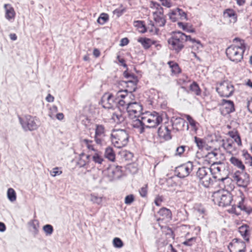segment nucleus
<instances>
[{"mask_svg":"<svg viewBox=\"0 0 252 252\" xmlns=\"http://www.w3.org/2000/svg\"><path fill=\"white\" fill-rule=\"evenodd\" d=\"M134 25L140 30L141 32H146V28L144 24V22L141 21H136L134 22Z\"/></svg>","mask_w":252,"mask_h":252,"instance_id":"nucleus-42","label":"nucleus"},{"mask_svg":"<svg viewBox=\"0 0 252 252\" xmlns=\"http://www.w3.org/2000/svg\"><path fill=\"white\" fill-rule=\"evenodd\" d=\"M139 193L142 197H145L147 194V185H145L144 187H142L139 189Z\"/></svg>","mask_w":252,"mask_h":252,"instance_id":"nucleus-53","label":"nucleus"},{"mask_svg":"<svg viewBox=\"0 0 252 252\" xmlns=\"http://www.w3.org/2000/svg\"><path fill=\"white\" fill-rule=\"evenodd\" d=\"M174 10L175 11V14H177L181 20H187V13L183 10L179 8H177L175 9Z\"/></svg>","mask_w":252,"mask_h":252,"instance_id":"nucleus-41","label":"nucleus"},{"mask_svg":"<svg viewBox=\"0 0 252 252\" xmlns=\"http://www.w3.org/2000/svg\"><path fill=\"white\" fill-rule=\"evenodd\" d=\"M239 232L244 240L247 242L249 241L250 228L249 225L245 224L241 226L239 228Z\"/></svg>","mask_w":252,"mask_h":252,"instance_id":"nucleus-25","label":"nucleus"},{"mask_svg":"<svg viewBox=\"0 0 252 252\" xmlns=\"http://www.w3.org/2000/svg\"><path fill=\"white\" fill-rule=\"evenodd\" d=\"M118 61L122 64V65L125 68H127V65L125 63V60L123 58H120V56H118L117 57Z\"/></svg>","mask_w":252,"mask_h":252,"instance_id":"nucleus-61","label":"nucleus"},{"mask_svg":"<svg viewBox=\"0 0 252 252\" xmlns=\"http://www.w3.org/2000/svg\"><path fill=\"white\" fill-rule=\"evenodd\" d=\"M124 75L126 78L129 79V80L126 82V83L127 84L128 87L130 86L131 87L130 90L135 92L136 89V85L138 81L137 77L134 75L128 73L126 70L124 71Z\"/></svg>","mask_w":252,"mask_h":252,"instance_id":"nucleus-19","label":"nucleus"},{"mask_svg":"<svg viewBox=\"0 0 252 252\" xmlns=\"http://www.w3.org/2000/svg\"><path fill=\"white\" fill-rule=\"evenodd\" d=\"M193 169V165L192 162L189 161L177 167L175 172L178 177L183 178L188 176Z\"/></svg>","mask_w":252,"mask_h":252,"instance_id":"nucleus-12","label":"nucleus"},{"mask_svg":"<svg viewBox=\"0 0 252 252\" xmlns=\"http://www.w3.org/2000/svg\"><path fill=\"white\" fill-rule=\"evenodd\" d=\"M187 41H190L196 48L198 49L202 47L199 40L192 38L190 35H187L181 32H175L168 40L169 48L175 51V53H179L184 47V44Z\"/></svg>","mask_w":252,"mask_h":252,"instance_id":"nucleus-1","label":"nucleus"},{"mask_svg":"<svg viewBox=\"0 0 252 252\" xmlns=\"http://www.w3.org/2000/svg\"><path fill=\"white\" fill-rule=\"evenodd\" d=\"M194 142L198 149L200 150L204 149L206 145V143L204 139L196 136L194 137Z\"/></svg>","mask_w":252,"mask_h":252,"instance_id":"nucleus-38","label":"nucleus"},{"mask_svg":"<svg viewBox=\"0 0 252 252\" xmlns=\"http://www.w3.org/2000/svg\"><path fill=\"white\" fill-rule=\"evenodd\" d=\"M7 195L8 199L11 202H14L16 200V192L12 188H9L7 190Z\"/></svg>","mask_w":252,"mask_h":252,"instance_id":"nucleus-40","label":"nucleus"},{"mask_svg":"<svg viewBox=\"0 0 252 252\" xmlns=\"http://www.w3.org/2000/svg\"><path fill=\"white\" fill-rule=\"evenodd\" d=\"M129 42V40L127 38H123L121 40L120 46H124L126 45Z\"/></svg>","mask_w":252,"mask_h":252,"instance_id":"nucleus-59","label":"nucleus"},{"mask_svg":"<svg viewBox=\"0 0 252 252\" xmlns=\"http://www.w3.org/2000/svg\"><path fill=\"white\" fill-rule=\"evenodd\" d=\"M168 64L171 68L172 74H177L181 72V69L177 63L173 61H169L168 62Z\"/></svg>","mask_w":252,"mask_h":252,"instance_id":"nucleus-30","label":"nucleus"},{"mask_svg":"<svg viewBox=\"0 0 252 252\" xmlns=\"http://www.w3.org/2000/svg\"><path fill=\"white\" fill-rule=\"evenodd\" d=\"M247 106L248 110L252 113V97L248 100Z\"/></svg>","mask_w":252,"mask_h":252,"instance_id":"nucleus-57","label":"nucleus"},{"mask_svg":"<svg viewBox=\"0 0 252 252\" xmlns=\"http://www.w3.org/2000/svg\"><path fill=\"white\" fill-rule=\"evenodd\" d=\"M170 19L173 22H176L178 20V17L177 14H175V11L174 10L168 14Z\"/></svg>","mask_w":252,"mask_h":252,"instance_id":"nucleus-48","label":"nucleus"},{"mask_svg":"<svg viewBox=\"0 0 252 252\" xmlns=\"http://www.w3.org/2000/svg\"><path fill=\"white\" fill-rule=\"evenodd\" d=\"M230 247H234L235 248L237 249L238 252H245L246 251L245 243L242 241H240L238 239H234L228 247L230 252H231L232 250L230 249Z\"/></svg>","mask_w":252,"mask_h":252,"instance_id":"nucleus-22","label":"nucleus"},{"mask_svg":"<svg viewBox=\"0 0 252 252\" xmlns=\"http://www.w3.org/2000/svg\"><path fill=\"white\" fill-rule=\"evenodd\" d=\"M90 155H86L84 153H82L80 155V158L78 161V164L80 167H84L86 164L89 162Z\"/></svg>","mask_w":252,"mask_h":252,"instance_id":"nucleus-28","label":"nucleus"},{"mask_svg":"<svg viewBox=\"0 0 252 252\" xmlns=\"http://www.w3.org/2000/svg\"><path fill=\"white\" fill-rule=\"evenodd\" d=\"M125 11V9H116L113 11L114 14H116L118 17L121 16Z\"/></svg>","mask_w":252,"mask_h":252,"instance_id":"nucleus-56","label":"nucleus"},{"mask_svg":"<svg viewBox=\"0 0 252 252\" xmlns=\"http://www.w3.org/2000/svg\"><path fill=\"white\" fill-rule=\"evenodd\" d=\"M32 226L33 229V232L35 234H36L38 231V224L37 221L34 220L32 222Z\"/></svg>","mask_w":252,"mask_h":252,"instance_id":"nucleus-54","label":"nucleus"},{"mask_svg":"<svg viewBox=\"0 0 252 252\" xmlns=\"http://www.w3.org/2000/svg\"><path fill=\"white\" fill-rule=\"evenodd\" d=\"M122 167L120 166H112L107 168V175L110 181H113L120 178L122 174Z\"/></svg>","mask_w":252,"mask_h":252,"instance_id":"nucleus-15","label":"nucleus"},{"mask_svg":"<svg viewBox=\"0 0 252 252\" xmlns=\"http://www.w3.org/2000/svg\"><path fill=\"white\" fill-rule=\"evenodd\" d=\"M113 244L116 248H121L123 246V241L119 238L116 237L113 240Z\"/></svg>","mask_w":252,"mask_h":252,"instance_id":"nucleus-47","label":"nucleus"},{"mask_svg":"<svg viewBox=\"0 0 252 252\" xmlns=\"http://www.w3.org/2000/svg\"><path fill=\"white\" fill-rule=\"evenodd\" d=\"M158 214L162 217V220L166 219L169 220L172 218V213L171 211L164 207L161 208L158 212Z\"/></svg>","mask_w":252,"mask_h":252,"instance_id":"nucleus-26","label":"nucleus"},{"mask_svg":"<svg viewBox=\"0 0 252 252\" xmlns=\"http://www.w3.org/2000/svg\"><path fill=\"white\" fill-rule=\"evenodd\" d=\"M184 116L192 127V130L196 132L198 129L196 126L197 124V122H196L190 116L186 114H185Z\"/></svg>","mask_w":252,"mask_h":252,"instance_id":"nucleus-37","label":"nucleus"},{"mask_svg":"<svg viewBox=\"0 0 252 252\" xmlns=\"http://www.w3.org/2000/svg\"><path fill=\"white\" fill-rule=\"evenodd\" d=\"M158 132V136L165 140H170L172 138L170 130L165 126H160Z\"/></svg>","mask_w":252,"mask_h":252,"instance_id":"nucleus-23","label":"nucleus"},{"mask_svg":"<svg viewBox=\"0 0 252 252\" xmlns=\"http://www.w3.org/2000/svg\"><path fill=\"white\" fill-rule=\"evenodd\" d=\"M213 197L215 203L222 207L229 205L232 200L231 194L225 190H219L215 192Z\"/></svg>","mask_w":252,"mask_h":252,"instance_id":"nucleus-6","label":"nucleus"},{"mask_svg":"<svg viewBox=\"0 0 252 252\" xmlns=\"http://www.w3.org/2000/svg\"><path fill=\"white\" fill-rule=\"evenodd\" d=\"M242 156L245 159V163L249 166H252V157L247 150L242 151Z\"/></svg>","mask_w":252,"mask_h":252,"instance_id":"nucleus-33","label":"nucleus"},{"mask_svg":"<svg viewBox=\"0 0 252 252\" xmlns=\"http://www.w3.org/2000/svg\"><path fill=\"white\" fill-rule=\"evenodd\" d=\"M230 162L234 165L237 166L239 169L244 170L245 169V165L243 164L242 161L236 157H231L230 158Z\"/></svg>","mask_w":252,"mask_h":252,"instance_id":"nucleus-31","label":"nucleus"},{"mask_svg":"<svg viewBox=\"0 0 252 252\" xmlns=\"http://www.w3.org/2000/svg\"><path fill=\"white\" fill-rule=\"evenodd\" d=\"M134 200L133 194H129L125 197V203L126 204H130Z\"/></svg>","mask_w":252,"mask_h":252,"instance_id":"nucleus-50","label":"nucleus"},{"mask_svg":"<svg viewBox=\"0 0 252 252\" xmlns=\"http://www.w3.org/2000/svg\"><path fill=\"white\" fill-rule=\"evenodd\" d=\"M19 123L25 131L36 130L40 126L39 121L36 117L27 115L22 118L18 117Z\"/></svg>","mask_w":252,"mask_h":252,"instance_id":"nucleus-5","label":"nucleus"},{"mask_svg":"<svg viewBox=\"0 0 252 252\" xmlns=\"http://www.w3.org/2000/svg\"><path fill=\"white\" fill-rule=\"evenodd\" d=\"M62 173V171L59 170V168L58 167L54 168L53 169V170L50 171V174L53 177H55L57 175H60Z\"/></svg>","mask_w":252,"mask_h":252,"instance_id":"nucleus-52","label":"nucleus"},{"mask_svg":"<svg viewBox=\"0 0 252 252\" xmlns=\"http://www.w3.org/2000/svg\"><path fill=\"white\" fill-rule=\"evenodd\" d=\"M132 90H129V93H128V90H125L120 91L118 92L117 95L118 98H117L115 105L119 108L120 111H126L127 104L129 103L128 100V96L129 98H131V96L132 97H134L132 94Z\"/></svg>","mask_w":252,"mask_h":252,"instance_id":"nucleus-7","label":"nucleus"},{"mask_svg":"<svg viewBox=\"0 0 252 252\" xmlns=\"http://www.w3.org/2000/svg\"><path fill=\"white\" fill-rule=\"evenodd\" d=\"M210 172L214 175V178L218 181H223L228 178L227 170L220 162L213 163L210 168Z\"/></svg>","mask_w":252,"mask_h":252,"instance_id":"nucleus-8","label":"nucleus"},{"mask_svg":"<svg viewBox=\"0 0 252 252\" xmlns=\"http://www.w3.org/2000/svg\"><path fill=\"white\" fill-rule=\"evenodd\" d=\"M108 20V16L107 14L102 13L97 19V22L101 24H104Z\"/></svg>","mask_w":252,"mask_h":252,"instance_id":"nucleus-45","label":"nucleus"},{"mask_svg":"<svg viewBox=\"0 0 252 252\" xmlns=\"http://www.w3.org/2000/svg\"><path fill=\"white\" fill-rule=\"evenodd\" d=\"M143 107L142 105L137 102H129L127 104L126 111L128 115L132 117H138L143 114Z\"/></svg>","mask_w":252,"mask_h":252,"instance_id":"nucleus-11","label":"nucleus"},{"mask_svg":"<svg viewBox=\"0 0 252 252\" xmlns=\"http://www.w3.org/2000/svg\"><path fill=\"white\" fill-rule=\"evenodd\" d=\"M233 178L240 187L246 188L250 183V176L247 173L236 171L233 174Z\"/></svg>","mask_w":252,"mask_h":252,"instance_id":"nucleus-13","label":"nucleus"},{"mask_svg":"<svg viewBox=\"0 0 252 252\" xmlns=\"http://www.w3.org/2000/svg\"><path fill=\"white\" fill-rule=\"evenodd\" d=\"M178 25L180 28H181L184 31L186 30L187 27L188 26V24H184L182 22H178Z\"/></svg>","mask_w":252,"mask_h":252,"instance_id":"nucleus-64","label":"nucleus"},{"mask_svg":"<svg viewBox=\"0 0 252 252\" xmlns=\"http://www.w3.org/2000/svg\"><path fill=\"white\" fill-rule=\"evenodd\" d=\"M138 42L140 43L144 48L145 49H149L152 45H156V47L158 50L161 48V45L158 44H156V41L152 40L151 39L146 37H140L138 38Z\"/></svg>","mask_w":252,"mask_h":252,"instance_id":"nucleus-21","label":"nucleus"},{"mask_svg":"<svg viewBox=\"0 0 252 252\" xmlns=\"http://www.w3.org/2000/svg\"><path fill=\"white\" fill-rule=\"evenodd\" d=\"M216 91L221 97H229L232 95L234 88L230 82L224 81L219 83Z\"/></svg>","mask_w":252,"mask_h":252,"instance_id":"nucleus-10","label":"nucleus"},{"mask_svg":"<svg viewBox=\"0 0 252 252\" xmlns=\"http://www.w3.org/2000/svg\"><path fill=\"white\" fill-rule=\"evenodd\" d=\"M83 145L87 147L89 150L94 151L93 145H92L93 141L87 139H84L81 140Z\"/></svg>","mask_w":252,"mask_h":252,"instance_id":"nucleus-43","label":"nucleus"},{"mask_svg":"<svg viewBox=\"0 0 252 252\" xmlns=\"http://www.w3.org/2000/svg\"><path fill=\"white\" fill-rule=\"evenodd\" d=\"M222 147L229 154H231L232 152L235 151V147L232 142H229L227 141L224 142L222 145Z\"/></svg>","mask_w":252,"mask_h":252,"instance_id":"nucleus-35","label":"nucleus"},{"mask_svg":"<svg viewBox=\"0 0 252 252\" xmlns=\"http://www.w3.org/2000/svg\"><path fill=\"white\" fill-rule=\"evenodd\" d=\"M185 146H181L176 148V155L181 156L184 153L185 150Z\"/></svg>","mask_w":252,"mask_h":252,"instance_id":"nucleus-51","label":"nucleus"},{"mask_svg":"<svg viewBox=\"0 0 252 252\" xmlns=\"http://www.w3.org/2000/svg\"><path fill=\"white\" fill-rule=\"evenodd\" d=\"M124 157L126 160H131L133 157V154L129 152L126 151L124 155Z\"/></svg>","mask_w":252,"mask_h":252,"instance_id":"nucleus-55","label":"nucleus"},{"mask_svg":"<svg viewBox=\"0 0 252 252\" xmlns=\"http://www.w3.org/2000/svg\"><path fill=\"white\" fill-rule=\"evenodd\" d=\"M111 140L115 147L117 148L124 147L128 142V132L125 129H113L111 134Z\"/></svg>","mask_w":252,"mask_h":252,"instance_id":"nucleus-4","label":"nucleus"},{"mask_svg":"<svg viewBox=\"0 0 252 252\" xmlns=\"http://www.w3.org/2000/svg\"><path fill=\"white\" fill-rule=\"evenodd\" d=\"M105 136V128L102 125H95L94 140L97 144H101Z\"/></svg>","mask_w":252,"mask_h":252,"instance_id":"nucleus-17","label":"nucleus"},{"mask_svg":"<svg viewBox=\"0 0 252 252\" xmlns=\"http://www.w3.org/2000/svg\"><path fill=\"white\" fill-rule=\"evenodd\" d=\"M241 200L239 201L237 206L233 205L231 208V212L233 213H235L237 215L239 214V213L237 212L236 210V208L239 209L241 211H244L246 212L247 214H250L252 212V208L251 207H248L245 206L244 204V197L243 196V194L241 192Z\"/></svg>","mask_w":252,"mask_h":252,"instance_id":"nucleus-18","label":"nucleus"},{"mask_svg":"<svg viewBox=\"0 0 252 252\" xmlns=\"http://www.w3.org/2000/svg\"><path fill=\"white\" fill-rule=\"evenodd\" d=\"M162 117L159 113L153 112L148 117H142L141 119H137L132 122V126L137 131L142 134L145 128H154L162 122Z\"/></svg>","mask_w":252,"mask_h":252,"instance_id":"nucleus-2","label":"nucleus"},{"mask_svg":"<svg viewBox=\"0 0 252 252\" xmlns=\"http://www.w3.org/2000/svg\"><path fill=\"white\" fill-rule=\"evenodd\" d=\"M209 171H210V168L202 167L198 169L196 173V176L199 180V183L205 188L209 187L212 182L211 175L209 173Z\"/></svg>","mask_w":252,"mask_h":252,"instance_id":"nucleus-9","label":"nucleus"},{"mask_svg":"<svg viewBox=\"0 0 252 252\" xmlns=\"http://www.w3.org/2000/svg\"><path fill=\"white\" fill-rule=\"evenodd\" d=\"M235 142L237 143L238 146H241L242 145V142L241 140V138L240 136V135L238 134L236 136L233 138Z\"/></svg>","mask_w":252,"mask_h":252,"instance_id":"nucleus-60","label":"nucleus"},{"mask_svg":"<svg viewBox=\"0 0 252 252\" xmlns=\"http://www.w3.org/2000/svg\"><path fill=\"white\" fill-rule=\"evenodd\" d=\"M235 110L234 103L231 100L223 99L221 113L223 115L229 114Z\"/></svg>","mask_w":252,"mask_h":252,"instance_id":"nucleus-20","label":"nucleus"},{"mask_svg":"<svg viewBox=\"0 0 252 252\" xmlns=\"http://www.w3.org/2000/svg\"><path fill=\"white\" fill-rule=\"evenodd\" d=\"M238 132L237 130H233L228 132V135L232 138H234L236 135L238 134Z\"/></svg>","mask_w":252,"mask_h":252,"instance_id":"nucleus-58","label":"nucleus"},{"mask_svg":"<svg viewBox=\"0 0 252 252\" xmlns=\"http://www.w3.org/2000/svg\"><path fill=\"white\" fill-rule=\"evenodd\" d=\"M195 239L196 238L195 237H192L190 238H189L184 241L183 244L186 246H192L193 244L195 242Z\"/></svg>","mask_w":252,"mask_h":252,"instance_id":"nucleus-49","label":"nucleus"},{"mask_svg":"<svg viewBox=\"0 0 252 252\" xmlns=\"http://www.w3.org/2000/svg\"><path fill=\"white\" fill-rule=\"evenodd\" d=\"M111 119L117 124L120 123L124 120V117L121 113H114L111 116Z\"/></svg>","mask_w":252,"mask_h":252,"instance_id":"nucleus-36","label":"nucleus"},{"mask_svg":"<svg viewBox=\"0 0 252 252\" xmlns=\"http://www.w3.org/2000/svg\"><path fill=\"white\" fill-rule=\"evenodd\" d=\"M224 17L231 18V22L235 23L237 20V15L235 11L232 9H227L224 12Z\"/></svg>","mask_w":252,"mask_h":252,"instance_id":"nucleus-27","label":"nucleus"},{"mask_svg":"<svg viewBox=\"0 0 252 252\" xmlns=\"http://www.w3.org/2000/svg\"><path fill=\"white\" fill-rule=\"evenodd\" d=\"M174 130L178 131L183 129V127L185 124L187 125V129H189L188 123L186 121L180 117H173L170 121Z\"/></svg>","mask_w":252,"mask_h":252,"instance_id":"nucleus-16","label":"nucleus"},{"mask_svg":"<svg viewBox=\"0 0 252 252\" xmlns=\"http://www.w3.org/2000/svg\"><path fill=\"white\" fill-rule=\"evenodd\" d=\"M90 200L94 203L100 205L102 202V197H98L94 194H91Z\"/></svg>","mask_w":252,"mask_h":252,"instance_id":"nucleus-44","label":"nucleus"},{"mask_svg":"<svg viewBox=\"0 0 252 252\" xmlns=\"http://www.w3.org/2000/svg\"><path fill=\"white\" fill-rule=\"evenodd\" d=\"M190 91L196 95L201 94V91L198 85L195 82H193L189 86Z\"/></svg>","mask_w":252,"mask_h":252,"instance_id":"nucleus-34","label":"nucleus"},{"mask_svg":"<svg viewBox=\"0 0 252 252\" xmlns=\"http://www.w3.org/2000/svg\"><path fill=\"white\" fill-rule=\"evenodd\" d=\"M43 229L46 235H50L53 232V227L50 224H46L43 226Z\"/></svg>","mask_w":252,"mask_h":252,"instance_id":"nucleus-46","label":"nucleus"},{"mask_svg":"<svg viewBox=\"0 0 252 252\" xmlns=\"http://www.w3.org/2000/svg\"><path fill=\"white\" fill-rule=\"evenodd\" d=\"M117 98L111 94L105 93L101 98V104L103 108L107 109L112 108L115 105Z\"/></svg>","mask_w":252,"mask_h":252,"instance_id":"nucleus-14","label":"nucleus"},{"mask_svg":"<svg viewBox=\"0 0 252 252\" xmlns=\"http://www.w3.org/2000/svg\"><path fill=\"white\" fill-rule=\"evenodd\" d=\"M161 4L163 6H166L168 8L170 7L171 6V4L169 1L168 0H164L162 2Z\"/></svg>","mask_w":252,"mask_h":252,"instance_id":"nucleus-63","label":"nucleus"},{"mask_svg":"<svg viewBox=\"0 0 252 252\" xmlns=\"http://www.w3.org/2000/svg\"><path fill=\"white\" fill-rule=\"evenodd\" d=\"M157 15V16H164L163 15V8L160 7V8L158 9V11H157L155 13H154V16Z\"/></svg>","mask_w":252,"mask_h":252,"instance_id":"nucleus-62","label":"nucleus"},{"mask_svg":"<svg viewBox=\"0 0 252 252\" xmlns=\"http://www.w3.org/2000/svg\"><path fill=\"white\" fill-rule=\"evenodd\" d=\"M93 160L95 163L101 164L104 161L102 156L99 152L95 153L92 156Z\"/></svg>","mask_w":252,"mask_h":252,"instance_id":"nucleus-39","label":"nucleus"},{"mask_svg":"<svg viewBox=\"0 0 252 252\" xmlns=\"http://www.w3.org/2000/svg\"><path fill=\"white\" fill-rule=\"evenodd\" d=\"M156 25L158 27H163L166 23L165 16H154Z\"/></svg>","mask_w":252,"mask_h":252,"instance_id":"nucleus-32","label":"nucleus"},{"mask_svg":"<svg viewBox=\"0 0 252 252\" xmlns=\"http://www.w3.org/2000/svg\"><path fill=\"white\" fill-rule=\"evenodd\" d=\"M234 41L240 42L239 45H231L226 49V54L228 59L235 63H239L243 58V54L246 50V45L244 40L235 38Z\"/></svg>","mask_w":252,"mask_h":252,"instance_id":"nucleus-3","label":"nucleus"},{"mask_svg":"<svg viewBox=\"0 0 252 252\" xmlns=\"http://www.w3.org/2000/svg\"><path fill=\"white\" fill-rule=\"evenodd\" d=\"M4 8L5 11V17L6 19L9 21H13L16 15L14 8L10 4H5Z\"/></svg>","mask_w":252,"mask_h":252,"instance_id":"nucleus-24","label":"nucleus"},{"mask_svg":"<svg viewBox=\"0 0 252 252\" xmlns=\"http://www.w3.org/2000/svg\"><path fill=\"white\" fill-rule=\"evenodd\" d=\"M105 157L111 161H114L115 159V154L112 147H108L105 149Z\"/></svg>","mask_w":252,"mask_h":252,"instance_id":"nucleus-29","label":"nucleus"}]
</instances>
